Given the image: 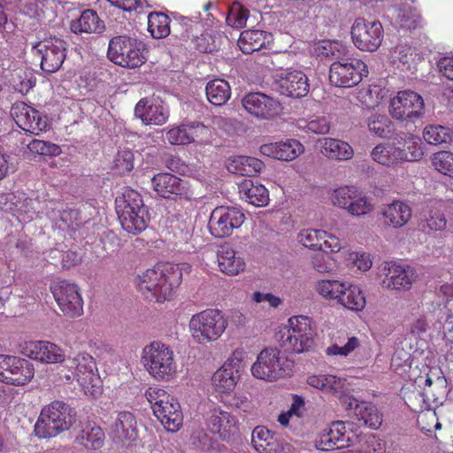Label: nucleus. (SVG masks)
<instances>
[{
	"instance_id": "obj_1",
	"label": "nucleus",
	"mask_w": 453,
	"mask_h": 453,
	"mask_svg": "<svg viewBox=\"0 0 453 453\" xmlns=\"http://www.w3.org/2000/svg\"><path fill=\"white\" fill-rule=\"evenodd\" d=\"M182 280L178 265L158 264L138 273L134 283L142 296L150 302L164 303L169 300Z\"/></svg>"
},
{
	"instance_id": "obj_2",
	"label": "nucleus",
	"mask_w": 453,
	"mask_h": 453,
	"mask_svg": "<svg viewBox=\"0 0 453 453\" xmlns=\"http://www.w3.org/2000/svg\"><path fill=\"white\" fill-rule=\"evenodd\" d=\"M76 411L62 401H54L44 407L35 425V433L40 439L56 437L68 430L76 421Z\"/></svg>"
},
{
	"instance_id": "obj_3",
	"label": "nucleus",
	"mask_w": 453,
	"mask_h": 453,
	"mask_svg": "<svg viewBox=\"0 0 453 453\" xmlns=\"http://www.w3.org/2000/svg\"><path fill=\"white\" fill-rule=\"evenodd\" d=\"M116 211L123 229L129 234H140L148 226L149 210L134 189L126 190L121 197L116 198Z\"/></svg>"
},
{
	"instance_id": "obj_4",
	"label": "nucleus",
	"mask_w": 453,
	"mask_h": 453,
	"mask_svg": "<svg viewBox=\"0 0 453 453\" xmlns=\"http://www.w3.org/2000/svg\"><path fill=\"white\" fill-rule=\"evenodd\" d=\"M228 326V320L219 309H206L194 314L188 323L193 341L206 345L218 341Z\"/></svg>"
},
{
	"instance_id": "obj_5",
	"label": "nucleus",
	"mask_w": 453,
	"mask_h": 453,
	"mask_svg": "<svg viewBox=\"0 0 453 453\" xmlns=\"http://www.w3.org/2000/svg\"><path fill=\"white\" fill-rule=\"evenodd\" d=\"M142 362L149 374L158 381H170L177 373L173 350L165 343L153 342L142 349Z\"/></svg>"
},
{
	"instance_id": "obj_6",
	"label": "nucleus",
	"mask_w": 453,
	"mask_h": 453,
	"mask_svg": "<svg viewBox=\"0 0 453 453\" xmlns=\"http://www.w3.org/2000/svg\"><path fill=\"white\" fill-rule=\"evenodd\" d=\"M145 397L151 404L154 415L165 430L175 433L183 423V416L179 402L164 388L150 387Z\"/></svg>"
},
{
	"instance_id": "obj_7",
	"label": "nucleus",
	"mask_w": 453,
	"mask_h": 453,
	"mask_svg": "<svg viewBox=\"0 0 453 453\" xmlns=\"http://www.w3.org/2000/svg\"><path fill=\"white\" fill-rule=\"evenodd\" d=\"M292 370L293 362L277 348L263 349L250 368L253 377L269 382L290 376Z\"/></svg>"
},
{
	"instance_id": "obj_8",
	"label": "nucleus",
	"mask_w": 453,
	"mask_h": 453,
	"mask_svg": "<svg viewBox=\"0 0 453 453\" xmlns=\"http://www.w3.org/2000/svg\"><path fill=\"white\" fill-rule=\"evenodd\" d=\"M316 335L312 321L306 316H292L281 332L280 344L295 353L309 351Z\"/></svg>"
},
{
	"instance_id": "obj_9",
	"label": "nucleus",
	"mask_w": 453,
	"mask_h": 453,
	"mask_svg": "<svg viewBox=\"0 0 453 453\" xmlns=\"http://www.w3.org/2000/svg\"><path fill=\"white\" fill-rule=\"evenodd\" d=\"M29 44L32 55L40 60L43 72L55 73L62 66L67 54L65 41L57 36H50Z\"/></svg>"
},
{
	"instance_id": "obj_10",
	"label": "nucleus",
	"mask_w": 453,
	"mask_h": 453,
	"mask_svg": "<svg viewBox=\"0 0 453 453\" xmlns=\"http://www.w3.org/2000/svg\"><path fill=\"white\" fill-rule=\"evenodd\" d=\"M330 201L334 206L345 210L354 217L365 216L374 209L372 200L353 185L341 186L332 190Z\"/></svg>"
},
{
	"instance_id": "obj_11",
	"label": "nucleus",
	"mask_w": 453,
	"mask_h": 453,
	"mask_svg": "<svg viewBox=\"0 0 453 453\" xmlns=\"http://www.w3.org/2000/svg\"><path fill=\"white\" fill-rule=\"evenodd\" d=\"M108 58L123 67L135 68L144 62L142 43L135 38L125 35L113 37L108 47Z\"/></svg>"
},
{
	"instance_id": "obj_12",
	"label": "nucleus",
	"mask_w": 453,
	"mask_h": 453,
	"mask_svg": "<svg viewBox=\"0 0 453 453\" xmlns=\"http://www.w3.org/2000/svg\"><path fill=\"white\" fill-rule=\"evenodd\" d=\"M71 363V367L75 370L74 377L84 393L94 398L101 395L103 382L94 357L86 352H81L75 356Z\"/></svg>"
},
{
	"instance_id": "obj_13",
	"label": "nucleus",
	"mask_w": 453,
	"mask_h": 453,
	"mask_svg": "<svg viewBox=\"0 0 453 453\" xmlns=\"http://www.w3.org/2000/svg\"><path fill=\"white\" fill-rule=\"evenodd\" d=\"M367 74V66L362 60L342 58L330 65L329 81L334 87L351 88L357 85Z\"/></svg>"
},
{
	"instance_id": "obj_14",
	"label": "nucleus",
	"mask_w": 453,
	"mask_h": 453,
	"mask_svg": "<svg viewBox=\"0 0 453 453\" xmlns=\"http://www.w3.org/2000/svg\"><path fill=\"white\" fill-rule=\"evenodd\" d=\"M350 35L358 50L372 52L381 45L384 29L380 21L359 17L353 21Z\"/></svg>"
},
{
	"instance_id": "obj_15",
	"label": "nucleus",
	"mask_w": 453,
	"mask_h": 453,
	"mask_svg": "<svg viewBox=\"0 0 453 453\" xmlns=\"http://www.w3.org/2000/svg\"><path fill=\"white\" fill-rule=\"evenodd\" d=\"M353 423L349 421H336L330 426L323 429L315 440V446L319 450L329 451L342 449L354 443L357 434L353 431Z\"/></svg>"
},
{
	"instance_id": "obj_16",
	"label": "nucleus",
	"mask_w": 453,
	"mask_h": 453,
	"mask_svg": "<svg viewBox=\"0 0 453 453\" xmlns=\"http://www.w3.org/2000/svg\"><path fill=\"white\" fill-rule=\"evenodd\" d=\"M389 113L392 118L399 120L414 122L425 112L423 97L412 90H402L390 99Z\"/></svg>"
},
{
	"instance_id": "obj_17",
	"label": "nucleus",
	"mask_w": 453,
	"mask_h": 453,
	"mask_svg": "<svg viewBox=\"0 0 453 453\" xmlns=\"http://www.w3.org/2000/svg\"><path fill=\"white\" fill-rule=\"evenodd\" d=\"M35 376V367L28 360L12 355L0 354V381L13 386H24Z\"/></svg>"
},
{
	"instance_id": "obj_18",
	"label": "nucleus",
	"mask_w": 453,
	"mask_h": 453,
	"mask_svg": "<svg viewBox=\"0 0 453 453\" xmlns=\"http://www.w3.org/2000/svg\"><path fill=\"white\" fill-rule=\"evenodd\" d=\"M244 213L237 207L219 206L211 213L208 228L215 238H224L233 234L244 222Z\"/></svg>"
},
{
	"instance_id": "obj_19",
	"label": "nucleus",
	"mask_w": 453,
	"mask_h": 453,
	"mask_svg": "<svg viewBox=\"0 0 453 453\" xmlns=\"http://www.w3.org/2000/svg\"><path fill=\"white\" fill-rule=\"evenodd\" d=\"M380 275L382 288L388 290H409L416 280L413 268L395 261L383 262Z\"/></svg>"
},
{
	"instance_id": "obj_20",
	"label": "nucleus",
	"mask_w": 453,
	"mask_h": 453,
	"mask_svg": "<svg viewBox=\"0 0 453 453\" xmlns=\"http://www.w3.org/2000/svg\"><path fill=\"white\" fill-rule=\"evenodd\" d=\"M50 291L65 315L76 318L83 313V300L76 284L57 280L51 284Z\"/></svg>"
},
{
	"instance_id": "obj_21",
	"label": "nucleus",
	"mask_w": 453,
	"mask_h": 453,
	"mask_svg": "<svg viewBox=\"0 0 453 453\" xmlns=\"http://www.w3.org/2000/svg\"><path fill=\"white\" fill-rule=\"evenodd\" d=\"M273 88L282 96L301 98L308 94L310 84L304 73L288 68L274 74Z\"/></svg>"
},
{
	"instance_id": "obj_22",
	"label": "nucleus",
	"mask_w": 453,
	"mask_h": 453,
	"mask_svg": "<svg viewBox=\"0 0 453 453\" xmlns=\"http://www.w3.org/2000/svg\"><path fill=\"white\" fill-rule=\"evenodd\" d=\"M11 115L22 130L39 134L49 128L47 115L24 102H16L11 108Z\"/></svg>"
},
{
	"instance_id": "obj_23",
	"label": "nucleus",
	"mask_w": 453,
	"mask_h": 453,
	"mask_svg": "<svg viewBox=\"0 0 453 453\" xmlns=\"http://www.w3.org/2000/svg\"><path fill=\"white\" fill-rule=\"evenodd\" d=\"M245 111L259 119H273L279 116L282 107L280 101L262 92H250L243 96Z\"/></svg>"
},
{
	"instance_id": "obj_24",
	"label": "nucleus",
	"mask_w": 453,
	"mask_h": 453,
	"mask_svg": "<svg viewBox=\"0 0 453 453\" xmlns=\"http://www.w3.org/2000/svg\"><path fill=\"white\" fill-rule=\"evenodd\" d=\"M108 426L109 435L119 444L130 445L138 438L137 420L128 411H116Z\"/></svg>"
},
{
	"instance_id": "obj_25",
	"label": "nucleus",
	"mask_w": 453,
	"mask_h": 453,
	"mask_svg": "<svg viewBox=\"0 0 453 453\" xmlns=\"http://www.w3.org/2000/svg\"><path fill=\"white\" fill-rule=\"evenodd\" d=\"M19 352L30 359L47 365L62 363L65 359L64 349L49 341L24 342L19 344Z\"/></svg>"
},
{
	"instance_id": "obj_26",
	"label": "nucleus",
	"mask_w": 453,
	"mask_h": 453,
	"mask_svg": "<svg viewBox=\"0 0 453 453\" xmlns=\"http://www.w3.org/2000/svg\"><path fill=\"white\" fill-rule=\"evenodd\" d=\"M151 184L153 189L161 197L171 198L174 196L187 201L195 199V194L190 185L173 174L158 173L152 178Z\"/></svg>"
},
{
	"instance_id": "obj_27",
	"label": "nucleus",
	"mask_w": 453,
	"mask_h": 453,
	"mask_svg": "<svg viewBox=\"0 0 453 453\" xmlns=\"http://www.w3.org/2000/svg\"><path fill=\"white\" fill-rule=\"evenodd\" d=\"M251 445L258 453H296V449L290 442L264 426H257L253 429Z\"/></svg>"
},
{
	"instance_id": "obj_28",
	"label": "nucleus",
	"mask_w": 453,
	"mask_h": 453,
	"mask_svg": "<svg viewBox=\"0 0 453 453\" xmlns=\"http://www.w3.org/2000/svg\"><path fill=\"white\" fill-rule=\"evenodd\" d=\"M134 115L145 125H164L169 118V111L159 98L144 97L134 107Z\"/></svg>"
},
{
	"instance_id": "obj_29",
	"label": "nucleus",
	"mask_w": 453,
	"mask_h": 453,
	"mask_svg": "<svg viewBox=\"0 0 453 453\" xmlns=\"http://www.w3.org/2000/svg\"><path fill=\"white\" fill-rule=\"evenodd\" d=\"M207 428L227 441L238 433L236 418L229 412L215 408L206 417Z\"/></svg>"
},
{
	"instance_id": "obj_30",
	"label": "nucleus",
	"mask_w": 453,
	"mask_h": 453,
	"mask_svg": "<svg viewBox=\"0 0 453 453\" xmlns=\"http://www.w3.org/2000/svg\"><path fill=\"white\" fill-rule=\"evenodd\" d=\"M303 145L296 139H287L260 146L262 155L282 161H292L303 154Z\"/></svg>"
},
{
	"instance_id": "obj_31",
	"label": "nucleus",
	"mask_w": 453,
	"mask_h": 453,
	"mask_svg": "<svg viewBox=\"0 0 453 453\" xmlns=\"http://www.w3.org/2000/svg\"><path fill=\"white\" fill-rule=\"evenodd\" d=\"M307 383L322 393L342 399L346 395L348 387L346 380L333 374H312L308 376Z\"/></svg>"
},
{
	"instance_id": "obj_32",
	"label": "nucleus",
	"mask_w": 453,
	"mask_h": 453,
	"mask_svg": "<svg viewBox=\"0 0 453 453\" xmlns=\"http://www.w3.org/2000/svg\"><path fill=\"white\" fill-rule=\"evenodd\" d=\"M239 379L240 375L235 374L224 365L213 373L211 377L212 388L222 402L226 403L232 396Z\"/></svg>"
},
{
	"instance_id": "obj_33",
	"label": "nucleus",
	"mask_w": 453,
	"mask_h": 453,
	"mask_svg": "<svg viewBox=\"0 0 453 453\" xmlns=\"http://www.w3.org/2000/svg\"><path fill=\"white\" fill-rule=\"evenodd\" d=\"M381 216L385 225L393 228H400L405 226L412 216L410 205L402 201H394L381 208Z\"/></svg>"
},
{
	"instance_id": "obj_34",
	"label": "nucleus",
	"mask_w": 453,
	"mask_h": 453,
	"mask_svg": "<svg viewBox=\"0 0 453 453\" xmlns=\"http://www.w3.org/2000/svg\"><path fill=\"white\" fill-rule=\"evenodd\" d=\"M180 22L183 26L187 27V32L191 34L193 42L197 50L201 52H211L217 49L215 40L211 35L203 33L200 36H196L193 34L194 29L200 31L203 29V24L200 21V14L191 17H180Z\"/></svg>"
},
{
	"instance_id": "obj_35",
	"label": "nucleus",
	"mask_w": 453,
	"mask_h": 453,
	"mask_svg": "<svg viewBox=\"0 0 453 453\" xmlns=\"http://www.w3.org/2000/svg\"><path fill=\"white\" fill-rule=\"evenodd\" d=\"M218 266L221 273L235 276L245 270L244 259L230 246H221L217 252Z\"/></svg>"
},
{
	"instance_id": "obj_36",
	"label": "nucleus",
	"mask_w": 453,
	"mask_h": 453,
	"mask_svg": "<svg viewBox=\"0 0 453 453\" xmlns=\"http://www.w3.org/2000/svg\"><path fill=\"white\" fill-rule=\"evenodd\" d=\"M226 166L231 173L251 176L259 173L265 165L257 157L233 156L227 158Z\"/></svg>"
},
{
	"instance_id": "obj_37",
	"label": "nucleus",
	"mask_w": 453,
	"mask_h": 453,
	"mask_svg": "<svg viewBox=\"0 0 453 453\" xmlns=\"http://www.w3.org/2000/svg\"><path fill=\"white\" fill-rule=\"evenodd\" d=\"M320 151L328 159L336 161H347L354 156V150L347 142L331 137L321 140Z\"/></svg>"
},
{
	"instance_id": "obj_38",
	"label": "nucleus",
	"mask_w": 453,
	"mask_h": 453,
	"mask_svg": "<svg viewBox=\"0 0 453 453\" xmlns=\"http://www.w3.org/2000/svg\"><path fill=\"white\" fill-rule=\"evenodd\" d=\"M104 430L96 423L88 422L76 435L75 441L87 449L96 450L104 446Z\"/></svg>"
},
{
	"instance_id": "obj_39",
	"label": "nucleus",
	"mask_w": 453,
	"mask_h": 453,
	"mask_svg": "<svg viewBox=\"0 0 453 453\" xmlns=\"http://www.w3.org/2000/svg\"><path fill=\"white\" fill-rule=\"evenodd\" d=\"M350 409L354 408V414L359 421L372 429H378L382 418L375 405L367 402H358L357 399H350L349 403Z\"/></svg>"
},
{
	"instance_id": "obj_40",
	"label": "nucleus",
	"mask_w": 453,
	"mask_h": 453,
	"mask_svg": "<svg viewBox=\"0 0 453 453\" xmlns=\"http://www.w3.org/2000/svg\"><path fill=\"white\" fill-rule=\"evenodd\" d=\"M241 197L255 206H265L269 202L267 188L259 183H254L251 180H243L239 184Z\"/></svg>"
},
{
	"instance_id": "obj_41",
	"label": "nucleus",
	"mask_w": 453,
	"mask_h": 453,
	"mask_svg": "<svg viewBox=\"0 0 453 453\" xmlns=\"http://www.w3.org/2000/svg\"><path fill=\"white\" fill-rule=\"evenodd\" d=\"M271 35L262 30H245L241 33L238 46L244 54H251L269 42Z\"/></svg>"
},
{
	"instance_id": "obj_42",
	"label": "nucleus",
	"mask_w": 453,
	"mask_h": 453,
	"mask_svg": "<svg viewBox=\"0 0 453 453\" xmlns=\"http://www.w3.org/2000/svg\"><path fill=\"white\" fill-rule=\"evenodd\" d=\"M70 28L74 34L100 33L104 29V24L96 12L86 10L79 19L71 22Z\"/></svg>"
},
{
	"instance_id": "obj_43",
	"label": "nucleus",
	"mask_w": 453,
	"mask_h": 453,
	"mask_svg": "<svg viewBox=\"0 0 453 453\" xmlns=\"http://www.w3.org/2000/svg\"><path fill=\"white\" fill-rule=\"evenodd\" d=\"M345 287L346 289L339 297L338 303L350 311H362L365 307L366 300L361 288L349 282H346Z\"/></svg>"
},
{
	"instance_id": "obj_44",
	"label": "nucleus",
	"mask_w": 453,
	"mask_h": 453,
	"mask_svg": "<svg viewBox=\"0 0 453 453\" xmlns=\"http://www.w3.org/2000/svg\"><path fill=\"white\" fill-rule=\"evenodd\" d=\"M208 101L216 106L225 104L231 96V88L227 81L215 79L209 81L205 88Z\"/></svg>"
},
{
	"instance_id": "obj_45",
	"label": "nucleus",
	"mask_w": 453,
	"mask_h": 453,
	"mask_svg": "<svg viewBox=\"0 0 453 453\" xmlns=\"http://www.w3.org/2000/svg\"><path fill=\"white\" fill-rule=\"evenodd\" d=\"M400 147L380 143L377 145L371 153L372 158L385 166H394L401 162Z\"/></svg>"
},
{
	"instance_id": "obj_46",
	"label": "nucleus",
	"mask_w": 453,
	"mask_h": 453,
	"mask_svg": "<svg viewBox=\"0 0 453 453\" xmlns=\"http://www.w3.org/2000/svg\"><path fill=\"white\" fill-rule=\"evenodd\" d=\"M313 52L322 59H335L337 61L346 55L347 49L338 41L322 40L314 44Z\"/></svg>"
},
{
	"instance_id": "obj_47",
	"label": "nucleus",
	"mask_w": 453,
	"mask_h": 453,
	"mask_svg": "<svg viewBox=\"0 0 453 453\" xmlns=\"http://www.w3.org/2000/svg\"><path fill=\"white\" fill-rule=\"evenodd\" d=\"M401 151V162H415L423 157L421 140L414 135H407L403 139Z\"/></svg>"
},
{
	"instance_id": "obj_48",
	"label": "nucleus",
	"mask_w": 453,
	"mask_h": 453,
	"mask_svg": "<svg viewBox=\"0 0 453 453\" xmlns=\"http://www.w3.org/2000/svg\"><path fill=\"white\" fill-rule=\"evenodd\" d=\"M345 284V281L338 280L322 279L315 283V290L323 298L338 303L339 297L346 289Z\"/></svg>"
},
{
	"instance_id": "obj_49",
	"label": "nucleus",
	"mask_w": 453,
	"mask_h": 453,
	"mask_svg": "<svg viewBox=\"0 0 453 453\" xmlns=\"http://www.w3.org/2000/svg\"><path fill=\"white\" fill-rule=\"evenodd\" d=\"M415 50L407 44L397 45L390 55L392 64L401 71L411 70L414 59Z\"/></svg>"
},
{
	"instance_id": "obj_50",
	"label": "nucleus",
	"mask_w": 453,
	"mask_h": 453,
	"mask_svg": "<svg viewBox=\"0 0 453 453\" xmlns=\"http://www.w3.org/2000/svg\"><path fill=\"white\" fill-rule=\"evenodd\" d=\"M421 23V16L415 7L403 6L397 11L395 24L400 29L412 30Z\"/></svg>"
},
{
	"instance_id": "obj_51",
	"label": "nucleus",
	"mask_w": 453,
	"mask_h": 453,
	"mask_svg": "<svg viewBox=\"0 0 453 453\" xmlns=\"http://www.w3.org/2000/svg\"><path fill=\"white\" fill-rule=\"evenodd\" d=\"M169 18L162 12H150L148 15V31L156 39L165 38L170 34Z\"/></svg>"
},
{
	"instance_id": "obj_52",
	"label": "nucleus",
	"mask_w": 453,
	"mask_h": 453,
	"mask_svg": "<svg viewBox=\"0 0 453 453\" xmlns=\"http://www.w3.org/2000/svg\"><path fill=\"white\" fill-rule=\"evenodd\" d=\"M423 137L427 143L439 145L450 142L453 139V132L448 127L429 125L424 128Z\"/></svg>"
},
{
	"instance_id": "obj_53",
	"label": "nucleus",
	"mask_w": 453,
	"mask_h": 453,
	"mask_svg": "<svg viewBox=\"0 0 453 453\" xmlns=\"http://www.w3.org/2000/svg\"><path fill=\"white\" fill-rule=\"evenodd\" d=\"M36 78L30 68H19L15 71L12 78L13 88L22 95H26L35 85Z\"/></svg>"
},
{
	"instance_id": "obj_54",
	"label": "nucleus",
	"mask_w": 453,
	"mask_h": 453,
	"mask_svg": "<svg viewBox=\"0 0 453 453\" xmlns=\"http://www.w3.org/2000/svg\"><path fill=\"white\" fill-rule=\"evenodd\" d=\"M325 235L324 230L307 228L298 233L297 241L306 248L323 250L321 241Z\"/></svg>"
},
{
	"instance_id": "obj_55",
	"label": "nucleus",
	"mask_w": 453,
	"mask_h": 453,
	"mask_svg": "<svg viewBox=\"0 0 453 453\" xmlns=\"http://www.w3.org/2000/svg\"><path fill=\"white\" fill-rule=\"evenodd\" d=\"M431 162L440 173L453 179V152L439 151L433 154Z\"/></svg>"
},
{
	"instance_id": "obj_56",
	"label": "nucleus",
	"mask_w": 453,
	"mask_h": 453,
	"mask_svg": "<svg viewBox=\"0 0 453 453\" xmlns=\"http://www.w3.org/2000/svg\"><path fill=\"white\" fill-rule=\"evenodd\" d=\"M249 359V352L243 348H237L222 365L226 366L235 374L240 375L239 373L247 367Z\"/></svg>"
},
{
	"instance_id": "obj_57",
	"label": "nucleus",
	"mask_w": 453,
	"mask_h": 453,
	"mask_svg": "<svg viewBox=\"0 0 453 453\" xmlns=\"http://www.w3.org/2000/svg\"><path fill=\"white\" fill-rule=\"evenodd\" d=\"M360 346V341L356 336H348L347 341L338 340L334 344L326 349L329 356L347 357Z\"/></svg>"
},
{
	"instance_id": "obj_58",
	"label": "nucleus",
	"mask_w": 453,
	"mask_h": 453,
	"mask_svg": "<svg viewBox=\"0 0 453 453\" xmlns=\"http://www.w3.org/2000/svg\"><path fill=\"white\" fill-rule=\"evenodd\" d=\"M249 11L239 3H234L228 10L226 24L234 28H242L246 25Z\"/></svg>"
},
{
	"instance_id": "obj_59",
	"label": "nucleus",
	"mask_w": 453,
	"mask_h": 453,
	"mask_svg": "<svg viewBox=\"0 0 453 453\" xmlns=\"http://www.w3.org/2000/svg\"><path fill=\"white\" fill-rule=\"evenodd\" d=\"M390 120L384 114H372L367 120L369 130L379 137H386L390 134Z\"/></svg>"
},
{
	"instance_id": "obj_60",
	"label": "nucleus",
	"mask_w": 453,
	"mask_h": 453,
	"mask_svg": "<svg viewBox=\"0 0 453 453\" xmlns=\"http://www.w3.org/2000/svg\"><path fill=\"white\" fill-rule=\"evenodd\" d=\"M297 125L299 128L317 134H325L330 129L329 121L326 117H316L309 120L299 119Z\"/></svg>"
},
{
	"instance_id": "obj_61",
	"label": "nucleus",
	"mask_w": 453,
	"mask_h": 453,
	"mask_svg": "<svg viewBox=\"0 0 453 453\" xmlns=\"http://www.w3.org/2000/svg\"><path fill=\"white\" fill-rule=\"evenodd\" d=\"M383 95L378 87H369L358 92V101L367 109L378 107L382 101Z\"/></svg>"
},
{
	"instance_id": "obj_62",
	"label": "nucleus",
	"mask_w": 453,
	"mask_h": 453,
	"mask_svg": "<svg viewBox=\"0 0 453 453\" xmlns=\"http://www.w3.org/2000/svg\"><path fill=\"white\" fill-rule=\"evenodd\" d=\"M27 149L31 153L41 156H58L61 153V149L58 145L39 139L31 141L27 145Z\"/></svg>"
},
{
	"instance_id": "obj_63",
	"label": "nucleus",
	"mask_w": 453,
	"mask_h": 453,
	"mask_svg": "<svg viewBox=\"0 0 453 453\" xmlns=\"http://www.w3.org/2000/svg\"><path fill=\"white\" fill-rule=\"evenodd\" d=\"M312 268L319 273H330L335 269L333 257L325 252L316 253L311 257Z\"/></svg>"
},
{
	"instance_id": "obj_64",
	"label": "nucleus",
	"mask_w": 453,
	"mask_h": 453,
	"mask_svg": "<svg viewBox=\"0 0 453 453\" xmlns=\"http://www.w3.org/2000/svg\"><path fill=\"white\" fill-rule=\"evenodd\" d=\"M188 125V134L190 143H207L211 137V131L209 127L200 122H190Z\"/></svg>"
}]
</instances>
